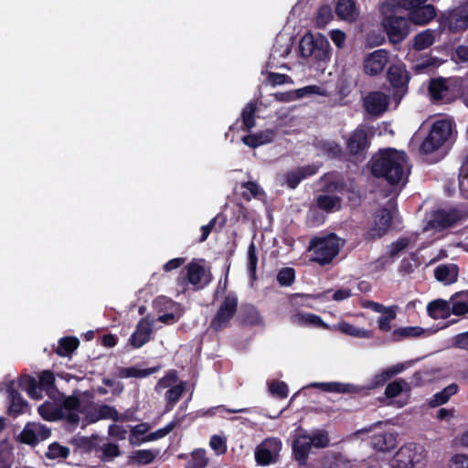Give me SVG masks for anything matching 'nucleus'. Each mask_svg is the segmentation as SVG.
<instances>
[{
    "instance_id": "c9c22d12",
    "label": "nucleus",
    "mask_w": 468,
    "mask_h": 468,
    "mask_svg": "<svg viewBox=\"0 0 468 468\" xmlns=\"http://www.w3.org/2000/svg\"><path fill=\"white\" fill-rule=\"evenodd\" d=\"M425 334V330L420 326H406L394 329L392 331V339L400 341L403 338L420 337Z\"/></svg>"
},
{
    "instance_id": "338daca9",
    "label": "nucleus",
    "mask_w": 468,
    "mask_h": 468,
    "mask_svg": "<svg viewBox=\"0 0 468 468\" xmlns=\"http://www.w3.org/2000/svg\"><path fill=\"white\" fill-rule=\"evenodd\" d=\"M269 82L273 85H282L291 80V78L286 74L271 72L268 76Z\"/></svg>"
},
{
    "instance_id": "dca6fc26",
    "label": "nucleus",
    "mask_w": 468,
    "mask_h": 468,
    "mask_svg": "<svg viewBox=\"0 0 468 468\" xmlns=\"http://www.w3.org/2000/svg\"><path fill=\"white\" fill-rule=\"evenodd\" d=\"M318 170L319 165L311 164L288 171L285 175L286 185L289 188L295 189L303 180L316 175Z\"/></svg>"
},
{
    "instance_id": "c03bdc74",
    "label": "nucleus",
    "mask_w": 468,
    "mask_h": 468,
    "mask_svg": "<svg viewBox=\"0 0 468 468\" xmlns=\"http://www.w3.org/2000/svg\"><path fill=\"white\" fill-rule=\"evenodd\" d=\"M276 280L281 286H291L295 281V270L292 267L282 268L277 273Z\"/></svg>"
},
{
    "instance_id": "6e6552de",
    "label": "nucleus",
    "mask_w": 468,
    "mask_h": 468,
    "mask_svg": "<svg viewBox=\"0 0 468 468\" xmlns=\"http://www.w3.org/2000/svg\"><path fill=\"white\" fill-rule=\"evenodd\" d=\"M410 25L408 17L396 15H389L382 21L383 28L392 44H399L408 37Z\"/></svg>"
},
{
    "instance_id": "13d9d810",
    "label": "nucleus",
    "mask_w": 468,
    "mask_h": 468,
    "mask_svg": "<svg viewBox=\"0 0 468 468\" xmlns=\"http://www.w3.org/2000/svg\"><path fill=\"white\" fill-rule=\"evenodd\" d=\"M410 244V239L409 238H400L398 240L392 242L389 246V257L395 258L399 255V252H401L403 250H405Z\"/></svg>"
},
{
    "instance_id": "4468645a",
    "label": "nucleus",
    "mask_w": 468,
    "mask_h": 468,
    "mask_svg": "<svg viewBox=\"0 0 468 468\" xmlns=\"http://www.w3.org/2000/svg\"><path fill=\"white\" fill-rule=\"evenodd\" d=\"M186 273L184 276L178 278V284L185 285L186 283L191 284L196 290L203 289L209 281H205L203 282V278L205 276V268L196 262H189L186 267Z\"/></svg>"
},
{
    "instance_id": "39448f33",
    "label": "nucleus",
    "mask_w": 468,
    "mask_h": 468,
    "mask_svg": "<svg viewBox=\"0 0 468 468\" xmlns=\"http://www.w3.org/2000/svg\"><path fill=\"white\" fill-rule=\"evenodd\" d=\"M452 134V124L447 120H438L431 125V128L420 144L421 153L428 154L441 148Z\"/></svg>"
},
{
    "instance_id": "72a5a7b5",
    "label": "nucleus",
    "mask_w": 468,
    "mask_h": 468,
    "mask_svg": "<svg viewBox=\"0 0 468 468\" xmlns=\"http://www.w3.org/2000/svg\"><path fill=\"white\" fill-rule=\"evenodd\" d=\"M271 140L272 134L269 132H259L253 134H247L241 138V141L245 145L253 149L269 144L271 142Z\"/></svg>"
},
{
    "instance_id": "4c0bfd02",
    "label": "nucleus",
    "mask_w": 468,
    "mask_h": 468,
    "mask_svg": "<svg viewBox=\"0 0 468 468\" xmlns=\"http://www.w3.org/2000/svg\"><path fill=\"white\" fill-rule=\"evenodd\" d=\"M356 5L353 0H338L335 5L336 15L346 20L354 18Z\"/></svg>"
},
{
    "instance_id": "864d4df0",
    "label": "nucleus",
    "mask_w": 468,
    "mask_h": 468,
    "mask_svg": "<svg viewBox=\"0 0 468 468\" xmlns=\"http://www.w3.org/2000/svg\"><path fill=\"white\" fill-rule=\"evenodd\" d=\"M450 311L451 314H454L457 316L464 315L468 314V305L464 302H463L460 298H456L453 300V294L451 296L450 300Z\"/></svg>"
},
{
    "instance_id": "6ab92c4d",
    "label": "nucleus",
    "mask_w": 468,
    "mask_h": 468,
    "mask_svg": "<svg viewBox=\"0 0 468 468\" xmlns=\"http://www.w3.org/2000/svg\"><path fill=\"white\" fill-rule=\"evenodd\" d=\"M256 112H257V104L256 102L250 101L249 102L241 111V124L239 127H236L239 120L238 119L236 122L229 127V130L237 129L250 132L256 125Z\"/></svg>"
},
{
    "instance_id": "1a4fd4ad",
    "label": "nucleus",
    "mask_w": 468,
    "mask_h": 468,
    "mask_svg": "<svg viewBox=\"0 0 468 468\" xmlns=\"http://www.w3.org/2000/svg\"><path fill=\"white\" fill-rule=\"evenodd\" d=\"M467 218L468 214L463 210L456 207L450 209L441 208L433 212L429 226L436 230H443L452 228L465 221Z\"/></svg>"
},
{
    "instance_id": "423d86ee",
    "label": "nucleus",
    "mask_w": 468,
    "mask_h": 468,
    "mask_svg": "<svg viewBox=\"0 0 468 468\" xmlns=\"http://www.w3.org/2000/svg\"><path fill=\"white\" fill-rule=\"evenodd\" d=\"M439 28L441 32L459 34L468 28V9L455 7L442 12L439 16Z\"/></svg>"
},
{
    "instance_id": "49530a36",
    "label": "nucleus",
    "mask_w": 468,
    "mask_h": 468,
    "mask_svg": "<svg viewBox=\"0 0 468 468\" xmlns=\"http://www.w3.org/2000/svg\"><path fill=\"white\" fill-rule=\"evenodd\" d=\"M156 454L152 450H137L133 452L132 458L134 463L146 465L154 462Z\"/></svg>"
},
{
    "instance_id": "f3484780",
    "label": "nucleus",
    "mask_w": 468,
    "mask_h": 468,
    "mask_svg": "<svg viewBox=\"0 0 468 468\" xmlns=\"http://www.w3.org/2000/svg\"><path fill=\"white\" fill-rule=\"evenodd\" d=\"M152 333L153 323L147 318H142L130 336L129 343L133 348H140L150 341Z\"/></svg>"
},
{
    "instance_id": "0eeeda50",
    "label": "nucleus",
    "mask_w": 468,
    "mask_h": 468,
    "mask_svg": "<svg viewBox=\"0 0 468 468\" xmlns=\"http://www.w3.org/2000/svg\"><path fill=\"white\" fill-rule=\"evenodd\" d=\"M370 144L367 127L361 124L350 133L346 141V151L350 157L362 161L366 158Z\"/></svg>"
},
{
    "instance_id": "2f4dec72",
    "label": "nucleus",
    "mask_w": 468,
    "mask_h": 468,
    "mask_svg": "<svg viewBox=\"0 0 468 468\" xmlns=\"http://www.w3.org/2000/svg\"><path fill=\"white\" fill-rule=\"evenodd\" d=\"M80 341L75 336H65L58 340V346L55 349L58 356L66 357L70 356L79 347Z\"/></svg>"
},
{
    "instance_id": "37998d69",
    "label": "nucleus",
    "mask_w": 468,
    "mask_h": 468,
    "mask_svg": "<svg viewBox=\"0 0 468 468\" xmlns=\"http://www.w3.org/2000/svg\"><path fill=\"white\" fill-rule=\"evenodd\" d=\"M320 40H314L312 37H303L299 43V50L303 57L309 58L315 53V48Z\"/></svg>"
},
{
    "instance_id": "9b49d317",
    "label": "nucleus",
    "mask_w": 468,
    "mask_h": 468,
    "mask_svg": "<svg viewBox=\"0 0 468 468\" xmlns=\"http://www.w3.org/2000/svg\"><path fill=\"white\" fill-rule=\"evenodd\" d=\"M428 91L433 101L447 103L452 102L458 93L455 82L442 77L431 79Z\"/></svg>"
},
{
    "instance_id": "f03ea898",
    "label": "nucleus",
    "mask_w": 468,
    "mask_h": 468,
    "mask_svg": "<svg viewBox=\"0 0 468 468\" xmlns=\"http://www.w3.org/2000/svg\"><path fill=\"white\" fill-rule=\"evenodd\" d=\"M309 250L313 251V261L322 266L330 263L339 252L337 236L331 233L325 236L313 237L309 243Z\"/></svg>"
},
{
    "instance_id": "a19ab883",
    "label": "nucleus",
    "mask_w": 468,
    "mask_h": 468,
    "mask_svg": "<svg viewBox=\"0 0 468 468\" xmlns=\"http://www.w3.org/2000/svg\"><path fill=\"white\" fill-rule=\"evenodd\" d=\"M308 440L312 447L317 449L326 448L330 444L328 432L324 430H317L312 435H308Z\"/></svg>"
},
{
    "instance_id": "4be33fe9",
    "label": "nucleus",
    "mask_w": 468,
    "mask_h": 468,
    "mask_svg": "<svg viewBox=\"0 0 468 468\" xmlns=\"http://www.w3.org/2000/svg\"><path fill=\"white\" fill-rule=\"evenodd\" d=\"M459 268L454 263L440 264L434 270V277L444 285H450L457 282Z\"/></svg>"
},
{
    "instance_id": "f257e3e1",
    "label": "nucleus",
    "mask_w": 468,
    "mask_h": 468,
    "mask_svg": "<svg viewBox=\"0 0 468 468\" xmlns=\"http://www.w3.org/2000/svg\"><path fill=\"white\" fill-rule=\"evenodd\" d=\"M406 154L395 149H381L369 163L371 175L385 179L388 185L397 186L405 178Z\"/></svg>"
},
{
    "instance_id": "8fccbe9b",
    "label": "nucleus",
    "mask_w": 468,
    "mask_h": 468,
    "mask_svg": "<svg viewBox=\"0 0 468 468\" xmlns=\"http://www.w3.org/2000/svg\"><path fill=\"white\" fill-rule=\"evenodd\" d=\"M119 412L118 410L109 405H101L98 409V417L94 420H112L114 421H118Z\"/></svg>"
},
{
    "instance_id": "f704fd0d",
    "label": "nucleus",
    "mask_w": 468,
    "mask_h": 468,
    "mask_svg": "<svg viewBox=\"0 0 468 468\" xmlns=\"http://www.w3.org/2000/svg\"><path fill=\"white\" fill-rule=\"evenodd\" d=\"M186 382L180 381L179 384L172 387L165 392V399H166V406H165V411L171 410L174 406L177 403V401L182 397L183 393L186 390Z\"/></svg>"
},
{
    "instance_id": "a211bd4d",
    "label": "nucleus",
    "mask_w": 468,
    "mask_h": 468,
    "mask_svg": "<svg viewBox=\"0 0 468 468\" xmlns=\"http://www.w3.org/2000/svg\"><path fill=\"white\" fill-rule=\"evenodd\" d=\"M311 449L308 434H301L292 441V456L299 465L307 463Z\"/></svg>"
},
{
    "instance_id": "6e6d98bb",
    "label": "nucleus",
    "mask_w": 468,
    "mask_h": 468,
    "mask_svg": "<svg viewBox=\"0 0 468 468\" xmlns=\"http://www.w3.org/2000/svg\"><path fill=\"white\" fill-rule=\"evenodd\" d=\"M101 452L102 455L101 458L102 461L113 459L121 455V451L118 444L112 442L104 443L101 446Z\"/></svg>"
},
{
    "instance_id": "20e7f679",
    "label": "nucleus",
    "mask_w": 468,
    "mask_h": 468,
    "mask_svg": "<svg viewBox=\"0 0 468 468\" xmlns=\"http://www.w3.org/2000/svg\"><path fill=\"white\" fill-rule=\"evenodd\" d=\"M238 307L237 294L233 292L226 294L209 323V328L218 333L229 327L232 319L238 313Z\"/></svg>"
},
{
    "instance_id": "cd10ccee",
    "label": "nucleus",
    "mask_w": 468,
    "mask_h": 468,
    "mask_svg": "<svg viewBox=\"0 0 468 468\" xmlns=\"http://www.w3.org/2000/svg\"><path fill=\"white\" fill-rule=\"evenodd\" d=\"M371 445L378 452H390L395 448L396 438L390 432L378 433L371 438Z\"/></svg>"
},
{
    "instance_id": "393cba45",
    "label": "nucleus",
    "mask_w": 468,
    "mask_h": 468,
    "mask_svg": "<svg viewBox=\"0 0 468 468\" xmlns=\"http://www.w3.org/2000/svg\"><path fill=\"white\" fill-rule=\"evenodd\" d=\"M161 366L152 367L144 369L139 368L137 366L129 367H121L118 368L117 377L120 378H143L158 372Z\"/></svg>"
},
{
    "instance_id": "c756f323",
    "label": "nucleus",
    "mask_w": 468,
    "mask_h": 468,
    "mask_svg": "<svg viewBox=\"0 0 468 468\" xmlns=\"http://www.w3.org/2000/svg\"><path fill=\"white\" fill-rule=\"evenodd\" d=\"M239 320L240 324L243 325H259L262 323L258 309L251 304L243 305L241 307Z\"/></svg>"
},
{
    "instance_id": "58836bf2",
    "label": "nucleus",
    "mask_w": 468,
    "mask_h": 468,
    "mask_svg": "<svg viewBox=\"0 0 468 468\" xmlns=\"http://www.w3.org/2000/svg\"><path fill=\"white\" fill-rule=\"evenodd\" d=\"M434 43V36L430 30L417 34L413 38V48L417 51L424 50Z\"/></svg>"
},
{
    "instance_id": "b1692460",
    "label": "nucleus",
    "mask_w": 468,
    "mask_h": 468,
    "mask_svg": "<svg viewBox=\"0 0 468 468\" xmlns=\"http://www.w3.org/2000/svg\"><path fill=\"white\" fill-rule=\"evenodd\" d=\"M427 314L433 319H446L451 316L450 302L443 299H436L427 305Z\"/></svg>"
},
{
    "instance_id": "79ce46f5",
    "label": "nucleus",
    "mask_w": 468,
    "mask_h": 468,
    "mask_svg": "<svg viewBox=\"0 0 468 468\" xmlns=\"http://www.w3.org/2000/svg\"><path fill=\"white\" fill-rule=\"evenodd\" d=\"M69 449L55 441L49 444L46 457L49 460L66 459L69 455Z\"/></svg>"
},
{
    "instance_id": "5fc2aeb1",
    "label": "nucleus",
    "mask_w": 468,
    "mask_h": 468,
    "mask_svg": "<svg viewBox=\"0 0 468 468\" xmlns=\"http://www.w3.org/2000/svg\"><path fill=\"white\" fill-rule=\"evenodd\" d=\"M258 264V255L255 244L250 242L248 248V271L250 276H254L256 274Z\"/></svg>"
},
{
    "instance_id": "a878e982",
    "label": "nucleus",
    "mask_w": 468,
    "mask_h": 468,
    "mask_svg": "<svg viewBox=\"0 0 468 468\" xmlns=\"http://www.w3.org/2000/svg\"><path fill=\"white\" fill-rule=\"evenodd\" d=\"M329 330H333V331L338 330L346 335L358 337V338H371L373 336V332L371 330L358 328L346 321H342V322L338 323L337 324H334L333 326H330Z\"/></svg>"
},
{
    "instance_id": "774afa93",
    "label": "nucleus",
    "mask_w": 468,
    "mask_h": 468,
    "mask_svg": "<svg viewBox=\"0 0 468 468\" xmlns=\"http://www.w3.org/2000/svg\"><path fill=\"white\" fill-rule=\"evenodd\" d=\"M108 433L111 437L124 440L126 438L127 430L122 426L112 424L109 426Z\"/></svg>"
},
{
    "instance_id": "603ef678",
    "label": "nucleus",
    "mask_w": 468,
    "mask_h": 468,
    "mask_svg": "<svg viewBox=\"0 0 468 468\" xmlns=\"http://www.w3.org/2000/svg\"><path fill=\"white\" fill-rule=\"evenodd\" d=\"M314 386L321 387L326 392L347 393L350 391V385L339 382L319 383L314 384Z\"/></svg>"
},
{
    "instance_id": "bb28decb",
    "label": "nucleus",
    "mask_w": 468,
    "mask_h": 468,
    "mask_svg": "<svg viewBox=\"0 0 468 468\" xmlns=\"http://www.w3.org/2000/svg\"><path fill=\"white\" fill-rule=\"evenodd\" d=\"M292 323L299 325H308L323 329H330V325L324 323L323 319L315 314L297 313L292 316Z\"/></svg>"
},
{
    "instance_id": "5701e85b",
    "label": "nucleus",
    "mask_w": 468,
    "mask_h": 468,
    "mask_svg": "<svg viewBox=\"0 0 468 468\" xmlns=\"http://www.w3.org/2000/svg\"><path fill=\"white\" fill-rule=\"evenodd\" d=\"M365 107L370 114H381L388 108V97L380 91L372 92L366 98Z\"/></svg>"
},
{
    "instance_id": "412c9836",
    "label": "nucleus",
    "mask_w": 468,
    "mask_h": 468,
    "mask_svg": "<svg viewBox=\"0 0 468 468\" xmlns=\"http://www.w3.org/2000/svg\"><path fill=\"white\" fill-rule=\"evenodd\" d=\"M436 16V9L432 5H421L409 13L410 24L423 26L431 22Z\"/></svg>"
},
{
    "instance_id": "c85d7f7f",
    "label": "nucleus",
    "mask_w": 468,
    "mask_h": 468,
    "mask_svg": "<svg viewBox=\"0 0 468 468\" xmlns=\"http://www.w3.org/2000/svg\"><path fill=\"white\" fill-rule=\"evenodd\" d=\"M17 386L20 389L26 390L32 399H38L42 398V394H39V385L37 379L30 375H21L17 380Z\"/></svg>"
},
{
    "instance_id": "473e14b6",
    "label": "nucleus",
    "mask_w": 468,
    "mask_h": 468,
    "mask_svg": "<svg viewBox=\"0 0 468 468\" xmlns=\"http://www.w3.org/2000/svg\"><path fill=\"white\" fill-rule=\"evenodd\" d=\"M458 385L455 383L448 385L442 390L435 393L431 400L429 401V406L431 408H435L445 404L451 399L452 396L458 392Z\"/></svg>"
},
{
    "instance_id": "0e129e2a",
    "label": "nucleus",
    "mask_w": 468,
    "mask_h": 468,
    "mask_svg": "<svg viewBox=\"0 0 468 468\" xmlns=\"http://www.w3.org/2000/svg\"><path fill=\"white\" fill-rule=\"evenodd\" d=\"M331 18H332L331 8L326 5H322L318 9V12H317V18H316L317 24L324 26V25L327 24L331 20Z\"/></svg>"
},
{
    "instance_id": "680f3d73",
    "label": "nucleus",
    "mask_w": 468,
    "mask_h": 468,
    "mask_svg": "<svg viewBox=\"0 0 468 468\" xmlns=\"http://www.w3.org/2000/svg\"><path fill=\"white\" fill-rule=\"evenodd\" d=\"M328 46L329 43L326 39H321L315 48V53L312 57L316 60H324L329 55Z\"/></svg>"
},
{
    "instance_id": "69168bd1",
    "label": "nucleus",
    "mask_w": 468,
    "mask_h": 468,
    "mask_svg": "<svg viewBox=\"0 0 468 468\" xmlns=\"http://www.w3.org/2000/svg\"><path fill=\"white\" fill-rule=\"evenodd\" d=\"M178 376L175 369L169 370L161 379L158 381V386L161 388H168L170 385L177 381Z\"/></svg>"
},
{
    "instance_id": "e433bc0d",
    "label": "nucleus",
    "mask_w": 468,
    "mask_h": 468,
    "mask_svg": "<svg viewBox=\"0 0 468 468\" xmlns=\"http://www.w3.org/2000/svg\"><path fill=\"white\" fill-rule=\"evenodd\" d=\"M208 459L204 449H196L191 452L190 459L186 463L185 468H206Z\"/></svg>"
},
{
    "instance_id": "ddd939ff",
    "label": "nucleus",
    "mask_w": 468,
    "mask_h": 468,
    "mask_svg": "<svg viewBox=\"0 0 468 468\" xmlns=\"http://www.w3.org/2000/svg\"><path fill=\"white\" fill-rule=\"evenodd\" d=\"M387 77L390 85L394 88V99L399 101L408 89L410 80L408 72L399 66L391 65L388 69Z\"/></svg>"
},
{
    "instance_id": "f8f14e48",
    "label": "nucleus",
    "mask_w": 468,
    "mask_h": 468,
    "mask_svg": "<svg viewBox=\"0 0 468 468\" xmlns=\"http://www.w3.org/2000/svg\"><path fill=\"white\" fill-rule=\"evenodd\" d=\"M424 459L422 450L416 443H407L399 448L394 460L401 468H415Z\"/></svg>"
},
{
    "instance_id": "aec40b11",
    "label": "nucleus",
    "mask_w": 468,
    "mask_h": 468,
    "mask_svg": "<svg viewBox=\"0 0 468 468\" xmlns=\"http://www.w3.org/2000/svg\"><path fill=\"white\" fill-rule=\"evenodd\" d=\"M8 399L10 404L7 410L9 416L16 418L22 414L27 408V402L25 400L20 393L15 388L14 382H10L7 386Z\"/></svg>"
},
{
    "instance_id": "09e8293b",
    "label": "nucleus",
    "mask_w": 468,
    "mask_h": 468,
    "mask_svg": "<svg viewBox=\"0 0 468 468\" xmlns=\"http://www.w3.org/2000/svg\"><path fill=\"white\" fill-rule=\"evenodd\" d=\"M269 391L272 396L280 399L287 398L289 393L287 384L279 380H273L269 384Z\"/></svg>"
},
{
    "instance_id": "4d7b16f0",
    "label": "nucleus",
    "mask_w": 468,
    "mask_h": 468,
    "mask_svg": "<svg viewBox=\"0 0 468 468\" xmlns=\"http://www.w3.org/2000/svg\"><path fill=\"white\" fill-rule=\"evenodd\" d=\"M396 318V312L392 310H387L385 315H382L378 318V328L382 332H388L391 329L390 323L392 320Z\"/></svg>"
},
{
    "instance_id": "052dcab7",
    "label": "nucleus",
    "mask_w": 468,
    "mask_h": 468,
    "mask_svg": "<svg viewBox=\"0 0 468 468\" xmlns=\"http://www.w3.org/2000/svg\"><path fill=\"white\" fill-rule=\"evenodd\" d=\"M390 375L388 371V369L383 370L381 373H378L375 375L370 382H369V388H376L378 387L384 386L389 379Z\"/></svg>"
},
{
    "instance_id": "7ed1b4c3",
    "label": "nucleus",
    "mask_w": 468,
    "mask_h": 468,
    "mask_svg": "<svg viewBox=\"0 0 468 468\" xmlns=\"http://www.w3.org/2000/svg\"><path fill=\"white\" fill-rule=\"evenodd\" d=\"M397 212V203L392 199L388 200L385 207L378 208L373 216V224L366 232L365 239L371 241L384 237L389 230Z\"/></svg>"
},
{
    "instance_id": "a18cd8bd",
    "label": "nucleus",
    "mask_w": 468,
    "mask_h": 468,
    "mask_svg": "<svg viewBox=\"0 0 468 468\" xmlns=\"http://www.w3.org/2000/svg\"><path fill=\"white\" fill-rule=\"evenodd\" d=\"M39 394H42L43 390L49 391L55 388V376L49 370H44L39 375Z\"/></svg>"
},
{
    "instance_id": "7c9ffc66",
    "label": "nucleus",
    "mask_w": 468,
    "mask_h": 468,
    "mask_svg": "<svg viewBox=\"0 0 468 468\" xmlns=\"http://www.w3.org/2000/svg\"><path fill=\"white\" fill-rule=\"evenodd\" d=\"M184 417L176 416L170 422H168L164 428L158 429L157 431L151 432L144 436L141 441H153L158 439L165 437L169 434L175 428H177L181 425Z\"/></svg>"
},
{
    "instance_id": "9d476101",
    "label": "nucleus",
    "mask_w": 468,
    "mask_h": 468,
    "mask_svg": "<svg viewBox=\"0 0 468 468\" xmlns=\"http://www.w3.org/2000/svg\"><path fill=\"white\" fill-rule=\"evenodd\" d=\"M282 448L281 439L269 437L264 439L255 449V461L261 466H268L279 461Z\"/></svg>"
},
{
    "instance_id": "3c124183",
    "label": "nucleus",
    "mask_w": 468,
    "mask_h": 468,
    "mask_svg": "<svg viewBox=\"0 0 468 468\" xmlns=\"http://www.w3.org/2000/svg\"><path fill=\"white\" fill-rule=\"evenodd\" d=\"M340 202V198L335 196L321 195L317 198V206L319 208L331 211L337 203Z\"/></svg>"
},
{
    "instance_id": "bf43d9fd",
    "label": "nucleus",
    "mask_w": 468,
    "mask_h": 468,
    "mask_svg": "<svg viewBox=\"0 0 468 468\" xmlns=\"http://www.w3.org/2000/svg\"><path fill=\"white\" fill-rule=\"evenodd\" d=\"M20 441L23 443L28 444V445H35L37 443V438L36 434V430L34 428H29L27 426L25 427V429L22 431L20 434Z\"/></svg>"
},
{
    "instance_id": "ea45409f",
    "label": "nucleus",
    "mask_w": 468,
    "mask_h": 468,
    "mask_svg": "<svg viewBox=\"0 0 468 468\" xmlns=\"http://www.w3.org/2000/svg\"><path fill=\"white\" fill-rule=\"evenodd\" d=\"M38 412L44 420L48 421L64 419V410L62 408L42 405L39 407Z\"/></svg>"
},
{
    "instance_id": "de8ad7c7",
    "label": "nucleus",
    "mask_w": 468,
    "mask_h": 468,
    "mask_svg": "<svg viewBox=\"0 0 468 468\" xmlns=\"http://www.w3.org/2000/svg\"><path fill=\"white\" fill-rule=\"evenodd\" d=\"M407 385L408 383L402 378H399L390 382L388 384L385 389L386 398L394 399L398 397L403 391L404 387Z\"/></svg>"
},
{
    "instance_id": "2eb2a0df",
    "label": "nucleus",
    "mask_w": 468,
    "mask_h": 468,
    "mask_svg": "<svg viewBox=\"0 0 468 468\" xmlns=\"http://www.w3.org/2000/svg\"><path fill=\"white\" fill-rule=\"evenodd\" d=\"M389 59L388 51L386 49H377L368 54L364 59L365 73L370 76L380 74L387 66Z\"/></svg>"
},
{
    "instance_id": "e2e57ef3",
    "label": "nucleus",
    "mask_w": 468,
    "mask_h": 468,
    "mask_svg": "<svg viewBox=\"0 0 468 468\" xmlns=\"http://www.w3.org/2000/svg\"><path fill=\"white\" fill-rule=\"evenodd\" d=\"M450 468H468V454H454L450 460Z\"/></svg>"
}]
</instances>
